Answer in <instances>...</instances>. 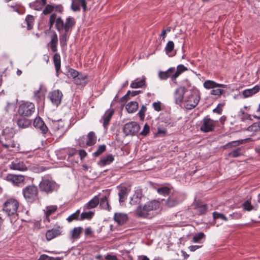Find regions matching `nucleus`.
Listing matches in <instances>:
<instances>
[{
    "instance_id": "17",
    "label": "nucleus",
    "mask_w": 260,
    "mask_h": 260,
    "mask_svg": "<svg viewBox=\"0 0 260 260\" xmlns=\"http://www.w3.org/2000/svg\"><path fill=\"white\" fill-rule=\"evenodd\" d=\"M9 168L11 170H17L19 171H25L27 170V167L25 164L18 159L13 160L9 165Z\"/></svg>"
},
{
    "instance_id": "16",
    "label": "nucleus",
    "mask_w": 260,
    "mask_h": 260,
    "mask_svg": "<svg viewBox=\"0 0 260 260\" xmlns=\"http://www.w3.org/2000/svg\"><path fill=\"white\" fill-rule=\"evenodd\" d=\"M4 179L9 182H12L14 185H18L24 181V176L21 175H14L8 174Z\"/></svg>"
},
{
    "instance_id": "31",
    "label": "nucleus",
    "mask_w": 260,
    "mask_h": 260,
    "mask_svg": "<svg viewBox=\"0 0 260 260\" xmlns=\"http://www.w3.org/2000/svg\"><path fill=\"white\" fill-rule=\"evenodd\" d=\"M86 140V144L88 146H91L94 145L96 142L97 137L94 132L91 131L85 136Z\"/></svg>"
},
{
    "instance_id": "52",
    "label": "nucleus",
    "mask_w": 260,
    "mask_h": 260,
    "mask_svg": "<svg viewBox=\"0 0 260 260\" xmlns=\"http://www.w3.org/2000/svg\"><path fill=\"white\" fill-rule=\"evenodd\" d=\"M170 189L167 186H163L157 188V191L159 194L164 196H168L170 193Z\"/></svg>"
},
{
    "instance_id": "58",
    "label": "nucleus",
    "mask_w": 260,
    "mask_h": 260,
    "mask_svg": "<svg viewBox=\"0 0 260 260\" xmlns=\"http://www.w3.org/2000/svg\"><path fill=\"white\" fill-rule=\"evenodd\" d=\"M86 140L85 138V136H82L80 137L79 139L77 141V143L78 145L81 147H87V145L86 144Z\"/></svg>"
},
{
    "instance_id": "33",
    "label": "nucleus",
    "mask_w": 260,
    "mask_h": 260,
    "mask_svg": "<svg viewBox=\"0 0 260 260\" xmlns=\"http://www.w3.org/2000/svg\"><path fill=\"white\" fill-rule=\"evenodd\" d=\"M114 160V156L111 154H108L106 156L102 157L98 164L101 166H105L110 164Z\"/></svg>"
},
{
    "instance_id": "28",
    "label": "nucleus",
    "mask_w": 260,
    "mask_h": 260,
    "mask_svg": "<svg viewBox=\"0 0 260 260\" xmlns=\"http://www.w3.org/2000/svg\"><path fill=\"white\" fill-rule=\"evenodd\" d=\"M188 70L187 68L185 67L183 64H179L176 68V70L174 71L173 76L172 82L175 84H177L176 79L182 73Z\"/></svg>"
},
{
    "instance_id": "3",
    "label": "nucleus",
    "mask_w": 260,
    "mask_h": 260,
    "mask_svg": "<svg viewBox=\"0 0 260 260\" xmlns=\"http://www.w3.org/2000/svg\"><path fill=\"white\" fill-rule=\"evenodd\" d=\"M22 193L25 200L28 204H32L39 202V188L34 185H28L22 189Z\"/></svg>"
},
{
    "instance_id": "53",
    "label": "nucleus",
    "mask_w": 260,
    "mask_h": 260,
    "mask_svg": "<svg viewBox=\"0 0 260 260\" xmlns=\"http://www.w3.org/2000/svg\"><path fill=\"white\" fill-rule=\"evenodd\" d=\"M247 130L249 132H256L260 131V124L259 121L253 123L252 125L248 126Z\"/></svg>"
},
{
    "instance_id": "59",
    "label": "nucleus",
    "mask_w": 260,
    "mask_h": 260,
    "mask_svg": "<svg viewBox=\"0 0 260 260\" xmlns=\"http://www.w3.org/2000/svg\"><path fill=\"white\" fill-rule=\"evenodd\" d=\"M163 121L166 124V125L170 127H173L176 124V122L170 117H167Z\"/></svg>"
},
{
    "instance_id": "11",
    "label": "nucleus",
    "mask_w": 260,
    "mask_h": 260,
    "mask_svg": "<svg viewBox=\"0 0 260 260\" xmlns=\"http://www.w3.org/2000/svg\"><path fill=\"white\" fill-rule=\"evenodd\" d=\"M76 20L74 18L72 20V21H71L69 22L68 24V26L67 27V28H65L62 29V31H63V33L60 36L59 38L60 44L61 46L67 45V37L71 34L73 27L76 25Z\"/></svg>"
},
{
    "instance_id": "6",
    "label": "nucleus",
    "mask_w": 260,
    "mask_h": 260,
    "mask_svg": "<svg viewBox=\"0 0 260 260\" xmlns=\"http://www.w3.org/2000/svg\"><path fill=\"white\" fill-rule=\"evenodd\" d=\"M59 185L52 179L43 178L39 184V189L42 192L46 194L57 191Z\"/></svg>"
},
{
    "instance_id": "7",
    "label": "nucleus",
    "mask_w": 260,
    "mask_h": 260,
    "mask_svg": "<svg viewBox=\"0 0 260 260\" xmlns=\"http://www.w3.org/2000/svg\"><path fill=\"white\" fill-rule=\"evenodd\" d=\"M216 122L209 115L205 116L200 122V131L205 133L213 132L216 127Z\"/></svg>"
},
{
    "instance_id": "46",
    "label": "nucleus",
    "mask_w": 260,
    "mask_h": 260,
    "mask_svg": "<svg viewBox=\"0 0 260 260\" xmlns=\"http://www.w3.org/2000/svg\"><path fill=\"white\" fill-rule=\"evenodd\" d=\"M107 146L105 144L99 145L96 151L92 153V156L97 157L106 151Z\"/></svg>"
},
{
    "instance_id": "29",
    "label": "nucleus",
    "mask_w": 260,
    "mask_h": 260,
    "mask_svg": "<svg viewBox=\"0 0 260 260\" xmlns=\"http://www.w3.org/2000/svg\"><path fill=\"white\" fill-rule=\"evenodd\" d=\"M143 197V193L142 189H137L135 191L134 194L131 198L130 203L132 205L139 204L141 202V199Z\"/></svg>"
},
{
    "instance_id": "55",
    "label": "nucleus",
    "mask_w": 260,
    "mask_h": 260,
    "mask_svg": "<svg viewBox=\"0 0 260 260\" xmlns=\"http://www.w3.org/2000/svg\"><path fill=\"white\" fill-rule=\"evenodd\" d=\"M205 235L203 232H200L193 236L192 242L194 243H199L203 238H205Z\"/></svg>"
},
{
    "instance_id": "48",
    "label": "nucleus",
    "mask_w": 260,
    "mask_h": 260,
    "mask_svg": "<svg viewBox=\"0 0 260 260\" xmlns=\"http://www.w3.org/2000/svg\"><path fill=\"white\" fill-rule=\"evenodd\" d=\"M14 135L15 132L12 127H6L2 132V136H8L9 137H14Z\"/></svg>"
},
{
    "instance_id": "42",
    "label": "nucleus",
    "mask_w": 260,
    "mask_h": 260,
    "mask_svg": "<svg viewBox=\"0 0 260 260\" xmlns=\"http://www.w3.org/2000/svg\"><path fill=\"white\" fill-rule=\"evenodd\" d=\"M244 142V140H239L237 141H233L229 142L223 145V148L224 149H228L232 147H236L241 144H242Z\"/></svg>"
},
{
    "instance_id": "44",
    "label": "nucleus",
    "mask_w": 260,
    "mask_h": 260,
    "mask_svg": "<svg viewBox=\"0 0 260 260\" xmlns=\"http://www.w3.org/2000/svg\"><path fill=\"white\" fill-rule=\"evenodd\" d=\"M82 230L83 229L81 226L74 228L71 232V239L74 240L79 238Z\"/></svg>"
},
{
    "instance_id": "22",
    "label": "nucleus",
    "mask_w": 260,
    "mask_h": 260,
    "mask_svg": "<svg viewBox=\"0 0 260 260\" xmlns=\"http://www.w3.org/2000/svg\"><path fill=\"white\" fill-rule=\"evenodd\" d=\"M0 144L8 151L17 150L16 149V148L18 147L17 146V144L14 139L6 142L5 141H0Z\"/></svg>"
},
{
    "instance_id": "60",
    "label": "nucleus",
    "mask_w": 260,
    "mask_h": 260,
    "mask_svg": "<svg viewBox=\"0 0 260 260\" xmlns=\"http://www.w3.org/2000/svg\"><path fill=\"white\" fill-rule=\"evenodd\" d=\"M147 110V107L145 105H142V106L141 107V109L138 112V114L139 115V117L141 120H143L144 119L145 116V112Z\"/></svg>"
},
{
    "instance_id": "36",
    "label": "nucleus",
    "mask_w": 260,
    "mask_h": 260,
    "mask_svg": "<svg viewBox=\"0 0 260 260\" xmlns=\"http://www.w3.org/2000/svg\"><path fill=\"white\" fill-rule=\"evenodd\" d=\"M125 109L129 113L135 112L138 109V103L136 101L128 102L125 106Z\"/></svg>"
},
{
    "instance_id": "49",
    "label": "nucleus",
    "mask_w": 260,
    "mask_h": 260,
    "mask_svg": "<svg viewBox=\"0 0 260 260\" xmlns=\"http://www.w3.org/2000/svg\"><path fill=\"white\" fill-rule=\"evenodd\" d=\"M45 8L43 10L42 13L41 15H47L49 14H51L53 13V11H54V8L53 7V5L47 4L45 6Z\"/></svg>"
},
{
    "instance_id": "4",
    "label": "nucleus",
    "mask_w": 260,
    "mask_h": 260,
    "mask_svg": "<svg viewBox=\"0 0 260 260\" xmlns=\"http://www.w3.org/2000/svg\"><path fill=\"white\" fill-rule=\"evenodd\" d=\"M160 202L153 200L147 202L144 205H139L136 210V213L138 217L146 218L149 215V212L158 209Z\"/></svg>"
},
{
    "instance_id": "63",
    "label": "nucleus",
    "mask_w": 260,
    "mask_h": 260,
    "mask_svg": "<svg viewBox=\"0 0 260 260\" xmlns=\"http://www.w3.org/2000/svg\"><path fill=\"white\" fill-rule=\"evenodd\" d=\"M150 131V126L148 124L146 123L143 127L142 131H141L140 134L143 136H146Z\"/></svg>"
},
{
    "instance_id": "26",
    "label": "nucleus",
    "mask_w": 260,
    "mask_h": 260,
    "mask_svg": "<svg viewBox=\"0 0 260 260\" xmlns=\"http://www.w3.org/2000/svg\"><path fill=\"white\" fill-rule=\"evenodd\" d=\"M181 202L178 196L176 194H173L170 196L167 200L166 205L169 207L172 208L178 205Z\"/></svg>"
},
{
    "instance_id": "2",
    "label": "nucleus",
    "mask_w": 260,
    "mask_h": 260,
    "mask_svg": "<svg viewBox=\"0 0 260 260\" xmlns=\"http://www.w3.org/2000/svg\"><path fill=\"white\" fill-rule=\"evenodd\" d=\"M74 19L72 16L68 17L65 21L63 20L61 17L57 16V14L55 12L52 13L49 18V28L51 29L54 25L55 28L59 32H62V29L68 27V24L71 21Z\"/></svg>"
},
{
    "instance_id": "38",
    "label": "nucleus",
    "mask_w": 260,
    "mask_h": 260,
    "mask_svg": "<svg viewBox=\"0 0 260 260\" xmlns=\"http://www.w3.org/2000/svg\"><path fill=\"white\" fill-rule=\"evenodd\" d=\"M194 209L199 215H202L207 212L208 207L206 204L197 203L195 205Z\"/></svg>"
},
{
    "instance_id": "27",
    "label": "nucleus",
    "mask_w": 260,
    "mask_h": 260,
    "mask_svg": "<svg viewBox=\"0 0 260 260\" xmlns=\"http://www.w3.org/2000/svg\"><path fill=\"white\" fill-rule=\"evenodd\" d=\"M260 90V85H256L252 88H249L244 90L242 91V95L244 98H246L251 96Z\"/></svg>"
},
{
    "instance_id": "40",
    "label": "nucleus",
    "mask_w": 260,
    "mask_h": 260,
    "mask_svg": "<svg viewBox=\"0 0 260 260\" xmlns=\"http://www.w3.org/2000/svg\"><path fill=\"white\" fill-rule=\"evenodd\" d=\"M141 92L140 90L132 91L128 90L126 94L119 99V102H126L127 101L130 96H134Z\"/></svg>"
},
{
    "instance_id": "57",
    "label": "nucleus",
    "mask_w": 260,
    "mask_h": 260,
    "mask_svg": "<svg viewBox=\"0 0 260 260\" xmlns=\"http://www.w3.org/2000/svg\"><path fill=\"white\" fill-rule=\"evenodd\" d=\"M219 88V87H214L212 89L210 92V94L211 95L217 96H220L222 95L223 93H224L225 91L223 89Z\"/></svg>"
},
{
    "instance_id": "8",
    "label": "nucleus",
    "mask_w": 260,
    "mask_h": 260,
    "mask_svg": "<svg viewBox=\"0 0 260 260\" xmlns=\"http://www.w3.org/2000/svg\"><path fill=\"white\" fill-rule=\"evenodd\" d=\"M35 110V105L32 103L26 102L19 105L18 113L23 117H29L34 113Z\"/></svg>"
},
{
    "instance_id": "62",
    "label": "nucleus",
    "mask_w": 260,
    "mask_h": 260,
    "mask_svg": "<svg viewBox=\"0 0 260 260\" xmlns=\"http://www.w3.org/2000/svg\"><path fill=\"white\" fill-rule=\"evenodd\" d=\"M79 74V72L73 69L70 68L68 70V76L73 78L74 79L77 78V76H78Z\"/></svg>"
},
{
    "instance_id": "23",
    "label": "nucleus",
    "mask_w": 260,
    "mask_h": 260,
    "mask_svg": "<svg viewBox=\"0 0 260 260\" xmlns=\"http://www.w3.org/2000/svg\"><path fill=\"white\" fill-rule=\"evenodd\" d=\"M117 188L118 189V197H119V202L120 204L124 203L127 199V194H128V189L126 186H118Z\"/></svg>"
},
{
    "instance_id": "39",
    "label": "nucleus",
    "mask_w": 260,
    "mask_h": 260,
    "mask_svg": "<svg viewBox=\"0 0 260 260\" xmlns=\"http://www.w3.org/2000/svg\"><path fill=\"white\" fill-rule=\"evenodd\" d=\"M243 153V147H239L230 152L228 155L231 157L236 158L242 155Z\"/></svg>"
},
{
    "instance_id": "32",
    "label": "nucleus",
    "mask_w": 260,
    "mask_h": 260,
    "mask_svg": "<svg viewBox=\"0 0 260 260\" xmlns=\"http://www.w3.org/2000/svg\"><path fill=\"white\" fill-rule=\"evenodd\" d=\"M53 63L56 73L57 76H58L59 71L60 70L61 67V58L60 54L56 52L54 53L53 56Z\"/></svg>"
},
{
    "instance_id": "50",
    "label": "nucleus",
    "mask_w": 260,
    "mask_h": 260,
    "mask_svg": "<svg viewBox=\"0 0 260 260\" xmlns=\"http://www.w3.org/2000/svg\"><path fill=\"white\" fill-rule=\"evenodd\" d=\"M93 215L94 212L91 211L83 212L80 214V221L85 219L90 220L93 217Z\"/></svg>"
},
{
    "instance_id": "14",
    "label": "nucleus",
    "mask_w": 260,
    "mask_h": 260,
    "mask_svg": "<svg viewBox=\"0 0 260 260\" xmlns=\"http://www.w3.org/2000/svg\"><path fill=\"white\" fill-rule=\"evenodd\" d=\"M82 8L83 11L86 12L87 10L86 0H72L71 9L74 12H79Z\"/></svg>"
},
{
    "instance_id": "12",
    "label": "nucleus",
    "mask_w": 260,
    "mask_h": 260,
    "mask_svg": "<svg viewBox=\"0 0 260 260\" xmlns=\"http://www.w3.org/2000/svg\"><path fill=\"white\" fill-rule=\"evenodd\" d=\"M62 96L61 91L57 89L50 92L48 93V98L53 105L58 107L61 103Z\"/></svg>"
},
{
    "instance_id": "15",
    "label": "nucleus",
    "mask_w": 260,
    "mask_h": 260,
    "mask_svg": "<svg viewBox=\"0 0 260 260\" xmlns=\"http://www.w3.org/2000/svg\"><path fill=\"white\" fill-rule=\"evenodd\" d=\"M186 92L187 90L185 87L180 86L177 88L174 93L175 103L177 105H181L184 102Z\"/></svg>"
},
{
    "instance_id": "37",
    "label": "nucleus",
    "mask_w": 260,
    "mask_h": 260,
    "mask_svg": "<svg viewBox=\"0 0 260 260\" xmlns=\"http://www.w3.org/2000/svg\"><path fill=\"white\" fill-rule=\"evenodd\" d=\"M145 77H143L141 80L137 79L132 82L130 85V87L133 88H141L145 85Z\"/></svg>"
},
{
    "instance_id": "9",
    "label": "nucleus",
    "mask_w": 260,
    "mask_h": 260,
    "mask_svg": "<svg viewBox=\"0 0 260 260\" xmlns=\"http://www.w3.org/2000/svg\"><path fill=\"white\" fill-rule=\"evenodd\" d=\"M50 125L52 129L59 136L63 135L67 131L65 123L61 119L51 120L50 122Z\"/></svg>"
},
{
    "instance_id": "54",
    "label": "nucleus",
    "mask_w": 260,
    "mask_h": 260,
    "mask_svg": "<svg viewBox=\"0 0 260 260\" xmlns=\"http://www.w3.org/2000/svg\"><path fill=\"white\" fill-rule=\"evenodd\" d=\"M243 209L244 211H250L254 209V207L251 205V202L247 200L242 204Z\"/></svg>"
},
{
    "instance_id": "61",
    "label": "nucleus",
    "mask_w": 260,
    "mask_h": 260,
    "mask_svg": "<svg viewBox=\"0 0 260 260\" xmlns=\"http://www.w3.org/2000/svg\"><path fill=\"white\" fill-rule=\"evenodd\" d=\"M213 216L214 219L220 218L225 221L228 220V218L224 214L218 213L217 212H213Z\"/></svg>"
},
{
    "instance_id": "10",
    "label": "nucleus",
    "mask_w": 260,
    "mask_h": 260,
    "mask_svg": "<svg viewBox=\"0 0 260 260\" xmlns=\"http://www.w3.org/2000/svg\"><path fill=\"white\" fill-rule=\"evenodd\" d=\"M140 129V125L135 121H131L125 123L123 127V132L125 136L135 135Z\"/></svg>"
},
{
    "instance_id": "64",
    "label": "nucleus",
    "mask_w": 260,
    "mask_h": 260,
    "mask_svg": "<svg viewBox=\"0 0 260 260\" xmlns=\"http://www.w3.org/2000/svg\"><path fill=\"white\" fill-rule=\"evenodd\" d=\"M77 150L74 148L70 149L68 152V159L72 160V157L77 154Z\"/></svg>"
},
{
    "instance_id": "19",
    "label": "nucleus",
    "mask_w": 260,
    "mask_h": 260,
    "mask_svg": "<svg viewBox=\"0 0 260 260\" xmlns=\"http://www.w3.org/2000/svg\"><path fill=\"white\" fill-rule=\"evenodd\" d=\"M61 233V228L59 226L55 228L47 231L46 233V238L48 241H50L56 237L60 235Z\"/></svg>"
},
{
    "instance_id": "1",
    "label": "nucleus",
    "mask_w": 260,
    "mask_h": 260,
    "mask_svg": "<svg viewBox=\"0 0 260 260\" xmlns=\"http://www.w3.org/2000/svg\"><path fill=\"white\" fill-rule=\"evenodd\" d=\"M19 201L14 198L7 199L3 203L2 210L7 215L11 223H14L19 218Z\"/></svg>"
},
{
    "instance_id": "51",
    "label": "nucleus",
    "mask_w": 260,
    "mask_h": 260,
    "mask_svg": "<svg viewBox=\"0 0 260 260\" xmlns=\"http://www.w3.org/2000/svg\"><path fill=\"white\" fill-rule=\"evenodd\" d=\"M57 209L56 205L47 206L45 210L46 216H50L52 213H54Z\"/></svg>"
},
{
    "instance_id": "25",
    "label": "nucleus",
    "mask_w": 260,
    "mask_h": 260,
    "mask_svg": "<svg viewBox=\"0 0 260 260\" xmlns=\"http://www.w3.org/2000/svg\"><path fill=\"white\" fill-rule=\"evenodd\" d=\"M99 194L95 196L88 203L85 204L83 207L84 210H90L96 207L99 204Z\"/></svg>"
},
{
    "instance_id": "13",
    "label": "nucleus",
    "mask_w": 260,
    "mask_h": 260,
    "mask_svg": "<svg viewBox=\"0 0 260 260\" xmlns=\"http://www.w3.org/2000/svg\"><path fill=\"white\" fill-rule=\"evenodd\" d=\"M33 125L36 129L39 131L44 136H46L47 134L49 132L48 127L42 118L40 116H37L34 119Z\"/></svg>"
},
{
    "instance_id": "43",
    "label": "nucleus",
    "mask_w": 260,
    "mask_h": 260,
    "mask_svg": "<svg viewBox=\"0 0 260 260\" xmlns=\"http://www.w3.org/2000/svg\"><path fill=\"white\" fill-rule=\"evenodd\" d=\"M46 4H43L41 0H36L35 2L29 4L30 8L36 10L40 11Z\"/></svg>"
},
{
    "instance_id": "35",
    "label": "nucleus",
    "mask_w": 260,
    "mask_h": 260,
    "mask_svg": "<svg viewBox=\"0 0 260 260\" xmlns=\"http://www.w3.org/2000/svg\"><path fill=\"white\" fill-rule=\"evenodd\" d=\"M100 207L108 211H110L111 207L109 204L108 197L106 196H104L102 198L99 197V204Z\"/></svg>"
},
{
    "instance_id": "24",
    "label": "nucleus",
    "mask_w": 260,
    "mask_h": 260,
    "mask_svg": "<svg viewBox=\"0 0 260 260\" xmlns=\"http://www.w3.org/2000/svg\"><path fill=\"white\" fill-rule=\"evenodd\" d=\"M203 86L206 89H212L214 87L227 88L228 85L223 84L217 83L213 80H207L204 82Z\"/></svg>"
},
{
    "instance_id": "41",
    "label": "nucleus",
    "mask_w": 260,
    "mask_h": 260,
    "mask_svg": "<svg viewBox=\"0 0 260 260\" xmlns=\"http://www.w3.org/2000/svg\"><path fill=\"white\" fill-rule=\"evenodd\" d=\"M35 18L31 15H27L25 19V22L27 25V29L28 30H31L34 25Z\"/></svg>"
},
{
    "instance_id": "47",
    "label": "nucleus",
    "mask_w": 260,
    "mask_h": 260,
    "mask_svg": "<svg viewBox=\"0 0 260 260\" xmlns=\"http://www.w3.org/2000/svg\"><path fill=\"white\" fill-rule=\"evenodd\" d=\"M80 210L79 209L77 210L75 213L71 214L69 216L67 220L69 222H71L74 220H80Z\"/></svg>"
},
{
    "instance_id": "45",
    "label": "nucleus",
    "mask_w": 260,
    "mask_h": 260,
    "mask_svg": "<svg viewBox=\"0 0 260 260\" xmlns=\"http://www.w3.org/2000/svg\"><path fill=\"white\" fill-rule=\"evenodd\" d=\"M87 76L83 74H79L77 78L74 79V82L77 85H85L86 84V79Z\"/></svg>"
},
{
    "instance_id": "20",
    "label": "nucleus",
    "mask_w": 260,
    "mask_h": 260,
    "mask_svg": "<svg viewBox=\"0 0 260 260\" xmlns=\"http://www.w3.org/2000/svg\"><path fill=\"white\" fill-rule=\"evenodd\" d=\"M175 71V68L171 67L166 71H159L158 73V77L161 80H167L169 78L172 81L173 76Z\"/></svg>"
},
{
    "instance_id": "5",
    "label": "nucleus",
    "mask_w": 260,
    "mask_h": 260,
    "mask_svg": "<svg viewBox=\"0 0 260 260\" xmlns=\"http://www.w3.org/2000/svg\"><path fill=\"white\" fill-rule=\"evenodd\" d=\"M200 100V95L199 90L196 89L187 90L184 100V106L186 109H192L198 104Z\"/></svg>"
},
{
    "instance_id": "34",
    "label": "nucleus",
    "mask_w": 260,
    "mask_h": 260,
    "mask_svg": "<svg viewBox=\"0 0 260 260\" xmlns=\"http://www.w3.org/2000/svg\"><path fill=\"white\" fill-rule=\"evenodd\" d=\"M31 122L29 119L24 118L23 116L19 118L17 120V124L19 127L21 128H27L31 125Z\"/></svg>"
},
{
    "instance_id": "56",
    "label": "nucleus",
    "mask_w": 260,
    "mask_h": 260,
    "mask_svg": "<svg viewBox=\"0 0 260 260\" xmlns=\"http://www.w3.org/2000/svg\"><path fill=\"white\" fill-rule=\"evenodd\" d=\"M174 48V42L172 41H168L165 48L166 53L169 54V53H171L173 50Z\"/></svg>"
},
{
    "instance_id": "18",
    "label": "nucleus",
    "mask_w": 260,
    "mask_h": 260,
    "mask_svg": "<svg viewBox=\"0 0 260 260\" xmlns=\"http://www.w3.org/2000/svg\"><path fill=\"white\" fill-rule=\"evenodd\" d=\"M114 113L113 109H109L105 112L100 120H103V125L105 128H107L110 123V121Z\"/></svg>"
},
{
    "instance_id": "30",
    "label": "nucleus",
    "mask_w": 260,
    "mask_h": 260,
    "mask_svg": "<svg viewBox=\"0 0 260 260\" xmlns=\"http://www.w3.org/2000/svg\"><path fill=\"white\" fill-rule=\"evenodd\" d=\"M58 37L57 34L54 32L51 36V41L48 44V46H50L51 51L55 53L57 51Z\"/></svg>"
},
{
    "instance_id": "21",
    "label": "nucleus",
    "mask_w": 260,
    "mask_h": 260,
    "mask_svg": "<svg viewBox=\"0 0 260 260\" xmlns=\"http://www.w3.org/2000/svg\"><path fill=\"white\" fill-rule=\"evenodd\" d=\"M113 218L118 225L124 224L128 219L127 215L123 213H115Z\"/></svg>"
}]
</instances>
